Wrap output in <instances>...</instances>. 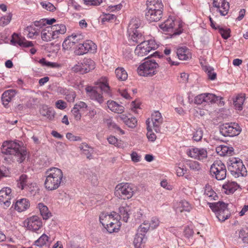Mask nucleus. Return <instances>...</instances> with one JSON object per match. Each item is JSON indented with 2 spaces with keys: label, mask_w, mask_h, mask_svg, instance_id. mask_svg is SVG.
Returning a JSON list of instances; mask_svg holds the SVG:
<instances>
[{
  "label": "nucleus",
  "mask_w": 248,
  "mask_h": 248,
  "mask_svg": "<svg viewBox=\"0 0 248 248\" xmlns=\"http://www.w3.org/2000/svg\"><path fill=\"white\" fill-rule=\"evenodd\" d=\"M134 186L129 183H120L115 187V194L122 199H129L134 194Z\"/></svg>",
  "instance_id": "obj_7"
},
{
  "label": "nucleus",
  "mask_w": 248,
  "mask_h": 248,
  "mask_svg": "<svg viewBox=\"0 0 248 248\" xmlns=\"http://www.w3.org/2000/svg\"><path fill=\"white\" fill-rule=\"evenodd\" d=\"M107 123L108 125L110 127L116 129L118 131H119L122 134H124V130H122L120 127L117 126L111 119H108L107 121Z\"/></svg>",
  "instance_id": "obj_55"
},
{
  "label": "nucleus",
  "mask_w": 248,
  "mask_h": 248,
  "mask_svg": "<svg viewBox=\"0 0 248 248\" xmlns=\"http://www.w3.org/2000/svg\"><path fill=\"white\" fill-rule=\"evenodd\" d=\"M204 196L205 197H208L211 200H216L215 197H217V194L212 189V187L209 185H206L204 188Z\"/></svg>",
  "instance_id": "obj_43"
},
{
  "label": "nucleus",
  "mask_w": 248,
  "mask_h": 248,
  "mask_svg": "<svg viewBox=\"0 0 248 248\" xmlns=\"http://www.w3.org/2000/svg\"><path fill=\"white\" fill-rule=\"evenodd\" d=\"M75 45L74 42L70 41V39L67 37L62 43V47L65 50H69Z\"/></svg>",
  "instance_id": "obj_49"
},
{
  "label": "nucleus",
  "mask_w": 248,
  "mask_h": 248,
  "mask_svg": "<svg viewBox=\"0 0 248 248\" xmlns=\"http://www.w3.org/2000/svg\"><path fill=\"white\" fill-rule=\"evenodd\" d=\"M40 214L44 219L46 220L51 216V213L48 211L46 206L43 203H39L38 205Z\"/></svg>",
  "instance_id": "obj_39"
},
{
  "label": "nucleus",
  "mask_w": 248,
  "mask_h": 248,
  "mask_svg": "<svg viewBox=\"0 0 248 248\" xmlns=\"http://www.w3.org/2000/svg\"><path fill=\"white\" fill-rule=\"evenodd\" d=\"M65 99L69 102H73L76 97V93L73 91H70L68 93H65Z\"/></svg>",
  "instance_id": "obj_60"
},
{
  "label": "nucleus",
  "mask_w": 248,
  "mask_h": 248,
  "mask_svg": "<svg viewBox=\"0 0 248 248\" xmlns=\"http://www.w3.org/2000/svg\"><path fill=\"white\" fill-rule=\"evenodd\" d=\"M163 16V12L146 10L145 18L150 22H157L160 20Z\"/></svg>",
  "instance_id": "obj_19"
},
{
  "label": "nucleus",
  "mask_w": 248,
  "mask_h": 248,
  "mask_svg": "<svg viewBox=\"0 0 248 248\" xmlns=\"http://www.w3.org/2000/svg\"><path fill=\"white\" fill-rule=\"evenodd\" d=\"M15 95L16 92L14 90H7L3 93L1 96V101L4 107H6Z\"/></svg>",
  "instance_id": "obj_30"
},
{
  "label": "nucleus",
  "mask_w": 248,
  "mask_h": 248,
  "mask_svg": "<svg viewBox=\"0 0 248 248\" xmlns=\"http://www.w3.org/2000/svg\"><path fill=\"white\" fill-rule=\"evenodd\" d=\"M79 148L82 151L83 154L87 156V158L90 159L92 158V154L93 153V148L85 143H81Z\"/></svg>",
  "instance_id": "obj_38"
},
{
  "label": "nucleus",
  "mask_w": 248,
  "mask_h": 248,
  "mask_svg": "<svg viewBox=\"0 0 248 248\" xmlns=\"http://www.w3.org/2000/svg\"><path fill=\"white\" fill-rule=\"evenodd\" d=\"M205 102L215 103L219 99V97L216 96L215 94L210 93H204Z\"/></svg>",
  "instance_id": "obj_46"
},
{
  "label": "nucleus",
  "mask_w": 248,
  "mask_h": 248,
  "mask_svg": "<svg viewBox=\"0 0 248 248\" xmlns=\"http://www.w3.org/2000/svg\"><path fill=\"white\" fill-rule=\"evenodd\" d=\"M238 237L242 238L244 243H248V228H242L238 231Z\"/></svg>",
  "instance_id": "obj_45"
},
{
  "label": "nucleus",
  "mask_w": 248,
  "mask_h": 248,
  "mask_svg": "<svg viewBox=\"0 0 248 248\" xmlns=\"http://www.w3.org/2000/svg\"><path fill=\"white\" fill-rule=\"evenodd\" d=\"M56 22V19L55 18H51L49 19H43L39 21H36L35 22V25L36 26H38L41 24L45 25L46 24L48 25H52L54 23Z\"/></svg>",
  "instance_id": "obj_50"
},
{
  "label": "nucleus",
  "mask_w": 248,
  "mask_h": 248,
  "mask_svg": "<svg viewBox=\"0 0 248 248\" xmlns=\"http://www.w3.org/2000/svg\"><path fill=\"white\" fill-rule=\"evenodd\" d=\"M146 10L163 12V5L161 0H147Z\"/></svg>",
  "instance_id": "obj_22"
},
{
  "label": "nucleus",
  "mask_w": 248,
  "mask_h": 248,
  "mask_svg": "<svg viewBox=\"0 0 248 248\" xmlns=\"http://www.w3.org/2000/svg\"><path fill=\"white\" fill-rule=\"evenodd\" d=\"M209 204V207L215 212L217 217L219 221H224L229 217L231 214L227 207V204L222 202Z\"/></svg>",
  "instance_id": "obj_6"
},
{
  "label": "nucleus",
  "mask_w": 248,
  "mask_h": 248,
  "mask_svg": "<svg viewBox=\"0 0 248 248\" xmlns=\"http://www.w3.org/2000/svg\"><path fill=\"white\" fill-rule=\"evenodd\" d=\"M192 209L191 204L186 200H182L177 203L176 210L177 212H189Z\"/></svg>",
  "instance_id": "obj_35"
},
{
  "label": "nucleus",
  "mask_w": 248,
  "mask_h": 248,
  "mask_svg": "<svg viewBox=\"0 0 248 248\" xmlns=\"http://www.w3.org/2000/svg\"><path fill=\"white\" fill-rule=\"evenodd\" d=\"M48 239L49 237L47 235L45 234H43L35 241L34 245L38 247H42L46 244Z\"/></svg>",
  "instance_id": "obj_44"
},
{
  "label": "nucleus",
  "mask_w": 248,
  "mask_h": 248,
  "mask_svg": "<svg viewBox=\"0 0 248 248\" xmlns=\"http://www.w3.org/2000/svg\"><path fill=\"white\" fill-rule=\"evenodd\" d=\"M87 5L97 6L100 5L103 0H83Z\"/></svg>",
  "instance_id": "obj_62"
},
{
  "label": "nucleus",
  "mask_w": 248,
  "mask_h": 248,
  "mask_svg": "<svg viewBox=\"0 0 248 248\" xmlns=\"http://www.w3.org/2000/svg\"><path fill=\"white\" fill-rule=\"evenodd\" d=\"M220 34L224 39H227L230 36V30L220 28L219 30Z\"/></svg>",
  "instance_id": "obj_59"
},
{
  "label": "nucleus",
  "mask_w": 248,
  "mask_h": 248,
  "mask_svg": "<svg viewBox=\"0 0 248 248\" xmlns=\"http://www.w3.org/2000/svg\"><path fill=\"white\" fill-rule=\"evenodd\" d=\"M70 39V41H72L75 45L78 43H79L80 41L83 39V36L80 34H72L70 36H68Z\"/></svg>",
  "instance_id": "obj_52"
},
{
  "label": "nucleus",
  "mask_w": 248,
  "mask_h": 248,
  "mask_svg": "<svg viewBox=\"0 0 248 248\" xmlns=\"http://www.w3.org/2000/svg\"><path fill=\"white\" fill-rule=\"evenodd\" d=\"M95 46L92 41H87L83 43H79L77 46L74 53L77 55H82L89 51L94 50Z\"/></svg>",
  "instance_id": "obj_14"
},
{
  "label": "nucleus",
  "mask_w": 248,
  "mask_h": 248,
  "mask_svg": "<svg viewBox=\"0 0 248 248\" xmlns=\"http://www.w3.org/2000/svg\"><path fill=\"white\" fill-rule=\"evenodd\" d=\"M150 226L149 225V222L148 221H144L142 224H141L139 227V231L141 232H146L150 229Z\"/></svg>",
  "instance_id": "obj_54"
},
{
  "label": "nucleus",
  "mask_w": 248,
  "mask_h": 248,
  "mask_svg": "<svg viewBox=\"0 0 248 248\" xmlns=\"http://www.w3.org/2000/svg\"><path fill=\"white\" fill-rule=\"evenodd\" d=\"M31 180L25 174H22L17 181V186L21 189H25L31 184Z\"/></svg>",
  "instance_id": "obj_36"
},
{
  "label": "nucleus",
  "mask_w": 248,
  "mask_h": 248,
  "mask_svg": "<svg viewBox=\"0 0 248 248\" xmlns=\"http://www.w3.org/2000/svg\"><path fill=\"white\" fill-rule=\"evenodd\" d=\"M213 4L221 16H226L228 14L230 6L226 0H214Z\"/></svg>",
  "instance_id": "obj_17"
},
{
  "label": "nucleus",
  "mask_w": 248,
  "mask_h": 248,
  "mask_svg": "<svg viewBox=\"0 0 248 248\" xmlns=\"http://www.w3.org/2000/svg\"><path fill=\"white\" fill-rule=\"evenodd\" d=\"M159 65L153 60L145 61L141 64L137 69L138 74L140 76L152 77L156 74Z\"/></svg>",
  "instance_id": "obj_4"
},
{
  "label": "nucleus",
  "mask_w": 248,
  "mask_h": 248,
  "mask_svg": "<svg viewBox=\"0 0 248 248\" xmlns=\"http://www.w3.org/2000/svg\"><path fill=\"white\" fill-rule=\"evenodd\" d=\"M202 69L207 73L209 79L213 80L216 78L217 74L213 68L208 65H204L202 66Z\"/></svg>",
  "instance_id": "obj_42"
},
{
  "label": "nucleus",
  "mask_w": 248,
  "mask_h": 248,
  "mask_svg": "<svg viewBox=\"0 0 248 248\" xmlns=\"http://www.w3.org/2000/svg\"><path fill=\"white\" fill-rule=\"evenodd\" d=\"M40 112L42 116L46 117L49 120H52L54 118V111L52 108L46 105L42 106L40 109Z\"/></svg>",
  "instance_id": "obj_29"
},
{
  "label": "nucleus",
  "mask_w": 248,
  "mask_h": 248,
  "mask_svg": "<svg viewBox=\"0 0 248 248\" xmlns=\"http://www.w3.org/2000/svg\"><path fill=\"white\" fill-rule=\"evenodd\" d=\"M140 21L138 19H132L128 25L127 32L129 39L135 43H141L145 42L142 34L139 32L137 29L140 26Z\"/></svg>",
  "instance_id": "obj_5"
},
{
  "label": "nucleus",
  "mask_w": 248,
  "mask_h": 248,
  "mask_svg": "<svg viewBox=\"0 0 248 248\" xmlns=\"http://www.w3.org/2000/svg\"><path fill=\"white\" fill-rule=\"evenodd\" d=\"M163 121L161 113L158 111H156L152 113L151 119L149 118L146 120V124L149 129L153 128L156 132L158 133L160 131V127Z\"/></svg>",
  "instance_id": "obj_12"
},
{
  "label": "nucleus",
  "mask_w": 248,
  "mask_h": 248,
  "mask_svg": "<svg viewBox=\"0 0 248 248\" xmlns=\"http://www.w3.org/2000/svg\"><path fill=\"white\" fill-rule=\"evenodd\" d=\"M130 209L128 206H122L119 208V212L120 215V218L123 217V219L124 222H127L129 218Z\"/></svg>",
  "instance_id": "obj_40"
},
{
  "label": "nucleus",
  "mask_w": 248,
  "mask_h": 248,
  "mask_svg": "<svg viewBox=\"0 0 248 248\" xmlns=\"http://www.w3.org/2000/svg\"><path fill=\"white\" fill-rule=\"evenodd\" d=\"M216 152L220 156L232 155L233 149L232 147L222 145L217 147Z\"/></svg>",
  "instance_id": "obj_34"
},
{
  "label": "nucleus",
  "mask_w": 248,
  "mask_h": 248,
  "mask_svg": "<svg viewBox=\"0 0 248 248\" xmlns=\"http://www.w3.org/2000/svg\"><path fill=\"white\" fill-rule=\"evenodd\" d=\"M107 105L108 108L115 113L122 114L124 111V108L123 106L114 101H108Z\"/></svg>",
  "instance_id": "obj_32"
},
{
  "label": "nucleus",
  "mask_w": 248,
  "mask_h": 248,
  "mask_svg": "<svg viewBox=\"0 0 248 248\" xmlns=\"http://www.w3.org/2000/svg\"><path fill=\"white\" fill-rule=\"evenodd\" d=\"M188 156L199 160H203L207 157V152L203 148H192L187 151Z\"/></svg>",
  "instance_id": "obj_13"
},
{
  "label": "nucleus",
  "mask_w": 248,
  "mask_h": 248,
  "mask_svg": "<svg viewBox=\"0 0 248 248\" xmlns=\"http://www.w3.org/2000/svg\"><path fill=\"white\" fill-rule=\"evenodd\" d=\"M11 42L13 44H18L20 46L23 47H30L33 46L31 42L27 41L24 38L19 36L17 33H14L12 35V38Z\"/></svg>",
  "instance_id": "obj_21"
},
{
  "label": "nucleus",
  "mask_w": 248,
  "mask_h": 248,
  "mask_svg": "<svg viewBox=\"0 0 248 248\" xmlns=\"http://www.w3.org/2000/svg\"><path fill=\"white\" fill-rule=\"evenodd\" d=\"M86 91L91 99L96 101L100 104L104 102V97L102 93L98 92L97 87L88 86L86 88Z\"/></svg>",
  "instance_id": "obj_16"
},
{
  "label": "nucleus",
  "mask_w": 248,
  "mask_h": 248,
  "mask_svg": "<svg viewBox=\"0 0 248 248\" xmlns=\"http://www.w3.org/2000/svg\"><path fill=\"white\" fill-rule=\"evenodd\" d=\"M12 15L11 14H9L1 17L0 18V26L4 27L8 25L11 20Z\"/></svg>",
  "instance_id": "obj_48"
},
{
  "label": "nucleus",
  "mask_w": 248,
  "mask_h": 248,
  "mask_svg": "<svg viewBox=\"0 0 248 248\" xmlns=\"http://www.w3.org/2000/svg\"><path fill=\"white\" fill-rule=\"evenodd\" d=\"M187 165L191 170L195 171H198L201 168L200 163L196 161L189 162Z\"/></svg>",
  "instance_id": "obj_51"
},
{
  "label": "nucleus",
  "mask_w": 248,
  "mask_h": 248,
  "mask_svg": "<svg viewBox=\"0 0 248 248\" xmlns=\"http://www.w3.org/2000/svg\"><path fill=\"white\" fill-rule=\"evenodd\" d=\"M41 38L45 42H48L55 39L51 26L46 27L42 30L41 31Z\"/></svg>",
  "instance_id": "obj_27"
},
{
  "label": "nucleus",
  "mask_w": 248,
  "mask_h": 248,
  "mask_svg": "<svg viewBox=\"0 0 248 248\" xmlns=\"http://www.w3.org/2000/svg\"><path fill=\"white\" fill-rule=\"evenodd\" d=\"M11 192L9 187H5L0 190V203L3 204L4 208L8 207L11 204Z\"/></svg>",
  "instance_id": "obj_15"
},
{
  "label": "nucleus",
  "mask_w": 248,
  "mask_h": 248,
  "mask_svg": "<svg viewBox=\"0 0 248 248\" xmlns=\"http://www.w3.org/2000/svg\"><path fill=\"white\" fill-rule=\"evenodd\" d=\"M53 32L54 38L57 39L60 35L64 34L66 31V28L63 24H57L51 26Z\"/></svg>",
  "instance_id": "obj_31"
},
{
  "label": "nucleus",
  "mask_w": 248,
  "mask_h": 248,
  "mask_svg": "<svg viewBox=\"0 0 248 248\" xmlns=\"http://www.w3.org/2000/svg\"><path fill=\"white\" fill-rule=\"evenodd\" d=\"M71 70L75 73H79L81 74H84L82 71V67L81 66V62H78L72 67Z\"/></svg>",
  "instance_id": "obj_61"
},
{
  "label": "nucleus",
  "mask_w": 248,
  "mask_h": 248,
  "mask_svg": "<svg viewBox=\"0 0 248 248\" xmlns=\"http://www.w3.org/2000/svg\"><path fill=\"white\" fill-rule=\"evenodd\" d=\"M1 153L11 156L12 159L19 163L22 162L26 157L27 152L20 146L14 142H4L1 148Z\"/></svg>",
  "instance_id": "obj_1"
},
{
  "label": "nucleus",
  "mask_w": 248,
  "mask_h": 248,
  "mask_svg": "<svg viewBox=\"0 0 248 248\" xmlns=\"http://www.w3.org/2000/svg\"><path fill=\"white\" fill-rule=\"evenodd\" d=\"M46 179L44 182L45 188L49 191L58 189L62 181V170L57 168H51L45 173Z\"/></svg>",
  "instance_id": "obj_2"
},
{
  "label": "nucleus",
  "mask_w": 248,
  "mask_h": 248,
  "mask_svg": "<svg viewBox=\"0 0 248 248\" xmlns=\"http://www.w3.org/2000/svg\"><path fill=\"white\" fill-rule=\"evenodd\" d=\"M202 131L201 129H198L194 132L193 139L194 140L199 141L202 139Z\"/></svg>",
  "instance_id": "obj_58"
},
{
  "label": "nucleus",
  "mask_w": 248,
  "mask_h": 248,
  "mask_svg": "<svg viewBox=\"0 0 248 248\" xmlns=\"http://www.w3.org/2000/svg\"><path fill=\"white\" fill-rule=\"evenodd\" d=\"M10 174V172L8 168L4 166L0 167V180L3 177H9Z\"/></svg>",
  "instance_id": "obj_53"
},
{
  "label": "nucleus",
  "mask_w": 248,
  "mask_h": 248,
  "mask_svg": "<svg viewBox=\"0 0 248 248\" xmlns=\"http://www.w3.org/2000/svg\"><path fill=\"white\" fill-rule=\"evenodd\" d=\"M176 174L178 176H183L186 172V170L180 166L175 167Z\"/></svg>",
  "instance_id": "obj_64"
},
{
  "label": "nucleus",
  "mask_w": 248,
  "mask_h": 248,
  "mask_svg": "<svg viewBox=\"0 0 248 248\" xmlns=\"http://www.w3.org/2000/svg\"><path fill=\"white\" fill-rule=\"evenodd\" d=\"M115 74L117 78L122 81L125 80L127 78V74L126 71L122 67H118L115 70Z\"/></svg>",
  "instance_id": "obj_41"
},
{
  "label": "nucleus",
  "mask_w": 248,
  "mask_h": 248,
  "mask_svg": "<svg viewBox=\"0 0 248 248\" xmlns=\"http://www.w3.org/2000/svg\"><path fill=\"white\" fill-rule=\"evenodd\" d=\"M244 101L245 97L244 96H237L234 101V105L239 110H241Z\"/></svg>",
  "instance_id": "obj_47"
},
{
  "label": "nucleus",
  "mask_w": 248,
  "mask_h": 248,
  "mask_svg": "<svg viewBox=\"0 0 248 248\" xmlns=\"http://www.w3.org/2000/svg\"><path fill=\"white\" fill-rule=\"evenodd\" d=\"M159 27L164 31L170 32L173 35L180 34L182 32L180 23L175 21L172 17H169L159 25Z\"/></svg>",
  "instance_id": "obj_8"
},
{
  "label": "nucleus",
  "mask_w": 248,
  "mask_h": 248,
  "mask_svg": "<svg viewBox=\"0 0 248 248\" xmlns=\"http://www.w3.org/2000/svg\"><path fill=\"white\" fill-rule=\"evenodd\" d=\"M74 109H83V108H88L87 105L83 101H79L77 102L74 106Z\"/></svg>",
  "instance_id": "obj_63"
},
{
  "label": "nucleus",
  "mask_w": 248,
  "mask_h": 248,
  "mask_svg": "<svg viewBox=\"0 0 248 248\" xmlns=\"http://www.w3.org/2000/svg\"><path fill=\"white\" fill-rule=\"evenodd\" d=\"M42 225V222L37 216H32L28 219L27 227L30 230L36 231L41 227Z\"/></svg>",
  "instance_id": "obj_20"
},
{
  "label": "nucleus",
  "mask_w": 248,
  "mask_h": 248,
  "mask_svg": "<svg viewBox=\"0 0 248 248\" xmlns=\"http://www.w3.org/2000/svg\"><path fill=\"white\" fill-rule=\"evenodd\" d=\"M41 5L45 9L49 11H53L55 10V7L49 2H41Z\"/></svg>",
  "instance_id": "obj_56"
},
{
  "label": "nucleus",
  "mask_w": 248,
  "mask_h": 248,
  "mask_svg": "<svg viewBox=\"0 0 248 248\" xmlns=\"http://www.w3.org/2000/svg\"><path fill=\"white\" fill-rule=\"evenodd\" d=\"M238 185L236 182H229L225 184L223 186V188L224 192L227 194H232L236 190H237Z\"/></svg>",
  "instance_id": "obj_37"
},
{
  "label": "nucleus",
  "mask_w": 248,
  "mask_h": 248,
  "mask_svg": "<svg viewBox=\"0 0 248 248\" xmlns=\"http://www.w3.org/2000/svg\"><path fill=\"white\" fill-rule=\"evenodd\" d=\"M220 133L224 136L233 137L237 136L241 131V129L237 123H225L219 126Z\"/></svg>",
  "instance_id": "obj_9"
},
{
  "label": "nucleus",
  "mask_w": 248,
  "mask_h": 248,
  "mask_svg": "<svg viewBox=\"0 0 248 248\" xmlns=\"http://www.w3.org/2000/svg\"><path fill=\"white\" fill-rule=\"evenodd\" d=\"M114 215L116 217L108 223V225H106L105 227L107 231L109 233L118 231L121 227V223L119 221L120 216L117 213H114Z\"/></svg>",
  "instance_id": "obj_18"
},
{
  "label": "nucleus",
  "mask_w": 248,
  "mask_h": 248,
  "mask_svg": "<svg viewBox=\"0 0 248 248\" xmlns=\"http://www.w3.org/2000/svg\"><path fill=\"white\" fill-rule=\"evenodd\" d=\"M114 213H116L113 212L109 214L108 213H102L101 214L99 217L100 222L104 227L106 225H108V223L116 217L114 215Z\"/></svg>",
  "instance_id": "obj_33"
},
{
  "label": "nucleus",
  "mask_w": 248,
  "mask_h": 248,
  "mask_svg": "<svg viewBox=\"0 0 248 248\" xmlns=\"http://www.w3.org/2000/svg\"><path fill=\"white\" fill-rule=\"evenodd\" d=\"M210 173L217 180H222L226 177V167L220 160H217L211 165Z\"/></svg>",
  "instance_id": "obj_11"
},
{
  "label": "nucleus",
  "mask_w": 248,
  "mask_h": 248,
  "mask_svg": "<svg viewBox=\"0 0 248 248\" xmlns=\"http://www.w3.org/2000/svg\"><path fill=\"white\" fill-rule=\"evenodd\" d=\"M227 164L228 170L235 177L246 174V169L240 158L232 157L229 159Z\"/></svg>",
  "instance_id": "obj_3"
},
{
  "label": "nucleus",
  "mask_w": 248,
  "mask_h": 248,
  "mask_svg": "<svg viewBox=\"0 0 248 248\" xmlns=\"http://www.w3.org/2000/svg\"><path fill=\"white\" fill-rule=\"evenodd\" d=\"M120 119L129 127L135 128L137 124V120L134 117H132L131 115L127 116L125 114L121 115L119 116Z\"/></svg>",
  "instance_id": "obj_23"
},
{
  "label": "nucleus",
  "mask_w": 248,
  "mask_h": 248,
  "mask_svg": "<svg viewBox=\"0 0 248 248\" xmlns=\"http://www.w3.org/2000/svg\"><path fill=\"white\" fill-rule=\"evenodd\" d=\"M176 54L180 60H187L191 58L190 52L186 46H182L177 49Z\"/></svg>",
  "instance_id": "obj_28"
},
{
  "label": "nucleus",
  "mask_w": 248,
  "mask_h": 248,
  "mask_svg": "<svg viewBox=\"0 0 248 248\" xmlns=\"http://www.w3.org/2000/svg\"><path fill=\"white\" fill-rule=\"evenodd\" d=\"M30 202L28 200L21 199L16 202L14 208L17 211L21 212L27 210L30 207Z\"/></svg>",
  "instance_id": "obj_24"
},
{
  "label": "nucleus",
  "mask_w": 248,
  "mask_h": 248,
  "mask_svg": "<svg viewBox=\"0 0 248 248\" xmlns=\"http://www.w3.org/2000/svg\"><path fill=\"white\" fill-rule=\"evenodd\" d=\"M156 48L157 46L154 44L153 41H145L137 46L135 50V53L138 57L143 58Z\"/></svg>",
  "instance_id": "obj_10"
},
{
  "label": "nucleus",
  "mask_w": 248,
  "mask_h": 248,
  "mask_svg": "<svg viewBox=\"0 0 248 248\" xmlns=\"http://www.w3.org/2000/svg\"><path fill=\"white\" fill-rule=\"evenodd\" d=\"M82 71L84 74L87 73L94 69L95 67V62L93 60L89 58H85L81 62Z\"/></svg>",
  "instance_id": "obj_26"
},
{
  "label": "nucleus",
  "mask_w": 248,
  "mask_h": 248,
  "mask_svg": "<svg viewBox=\"0 0 248 248\" xmlns=\"http://www.w3.org/2000/svg\"><path fill=\"white\" fill-rule=\"evenodd\" d=\"M147 137L149 140L152 142H154L156 139V135L153 132V128H151L149 129L147 127Z\"/></svg>",
  "instance_id": "obj_57"
},
{
  "label": "nucleus",
  "mask_w": 248,
  "mask_h": 248,
  "mask_svg": "<svg viewBox=\"0 0 248 248\" xmlns=\"http://www.w3.org/2000/svg\"><path fill=\"white\" fill-rule=\"evenodd\" d=\"M97 85H98V87L100 89V90L104 92L109 97L111 96V93L110 91V87L108 83V79L105 77L101 78L99 82L97 83Z\"/></svg>",
  "instance_id": "obj_25"
}]
</instances>
